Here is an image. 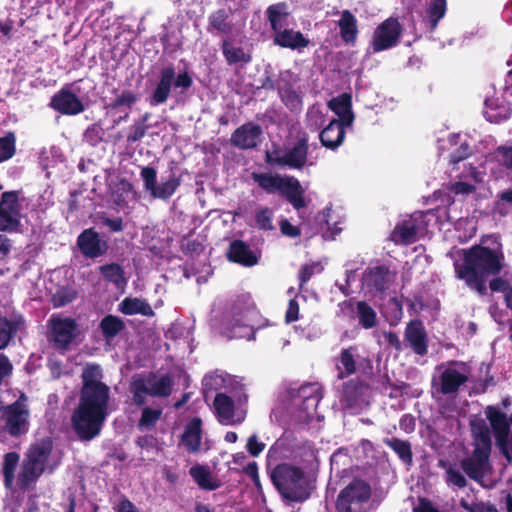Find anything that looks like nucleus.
Instances as JSON below:
<instances>
[{
  "instance_id": "e2e57ef3",
  "label": "nucleus",
  "mask_w": 512,
  "mask_h": 512,
  "mask_svg": "<svg viewBox=\"0 0 512 512\" xmlns=\"http://www.w3.org/2000/svg\"><path fill=\"white\" fill-rule=\"evenodd\" d=\"M13 365L9 358L0 353V384L12 374Z\"/></svg>"
},
{
  "instance_id": "423d86ee",
  "label": "nucleus",
  "mask_w": 512,
  "mask_h": 512,
  "mask_svg": "<svg viewBox=\"0 0 512 512\" xmlns=\"http://www.w3.org/2000/svg\"><path fill=\"white\" fill-rule=\"evenodd\" d=\"M266 16L272 30L273 43L282 48L301 51L310 45V40L300 31L289 27L290 14L285 3L270 5Z\"/></svg>"
},
{
  "instance_id": "58836bf2",
  "label": "nucleus",
  "mask_w": 512,
  "mask_h": 512,
  "mask_svg": "<svg viewBox=\"0 0 512 512\" xmlns=\"http://www.w3.org/2000/svg\"><path fill=\"white\" fill-rule=\"evenodd\" d=\"M383 443L391 448L405 464L412 463L413 455L408 441L393 437L385 438Z\"/></svg>"
},
{
  "instance_id": "774afa93",
  "label": "nucleus",
  "mask_w": 512,
  "mask_h": 512,
  "mask_svg": "<svg viewBox=\"0 0 512 512\" xmlns=\"http://www.w3.org/2000/svg\"><path fill=\"white\" fill-rule=\"evenodd\" d=\"M299 305L296 300L291 299L289 301L288 309L286 312V322L291 323L298 319Z\"/></svg>"
},
{
  "instance_id": "0eeeda50",
  "label": "nucleus",
  "mask_w": 512,
  "mask_h": 512,
  "mask_svg": "<svg viewBox=\"0 0 512 512\" xmlns=\"http://www.w3.org/2000/svg\"><path fill=\"white\" fill-rule=\"evenodd\" d=\"M256 316L257 311L251 298L242 296L225 312L222 321V333L229 339L247 337L252 332Z\"/></svg>"
},
{
  "instance_id": "79ce46f5",
  "label": "nucleus",
  "mask_w": 512,
  "mask_h": 512,
  "mask_svg": "<svg viewBox=\"0 0 512 512\" xmlns=\"http://www.w3.org/2000/svg\"><path fill=\"white\" fill-rule=\"evenodd\" d=\"M208 30H216L222 34H228L232 31V25L228 21V13L224 9H219L209 16Z\"/></svg>"
},
{
  "instance_id": "a211bd4d",
  "label": "nucleus",
  "mask_w": 512,
  "mask_h": 512,
  "mask_svg": "<svg viewBox=\"0 0 512 512\" xmlns=\"http://www.w3.org/2000/svg\"><path fill=\"white\" fill-rule=\"evenodd\" d=\"M21 212L18 192H4L0 200V231H16L20 226Z\"/></svg>"
},
{
  "instance_id": "09e8293b",
  "label": "nucleus",
  "mask_w": 512,
  "mask_h": 512,
  "mask_svg": "<svg viewBox=\"0 0 512 512\" xmlns=\"http://www.w3.org/2000/svg\"><path fill=\"white\" fill-rule=\"evenodd\" d=\"M427 13L431 27L434 29L446 13V0H431Z\"/></svg>"
},
{
  "instance_id": "4468645a",
  "label": "nucleus",
  "mask_w": 512,
  "mask_h": 512,
  "mask_svg": "<svg viewBox=\"0 0 512 512\" xmlns=\"http://www.w3.org/2000/svg\"><path fill=\"white\" fill-rule=\"evenodd\" d=\"M322 388L318 383L302 385L292 396L293 414L298 421L307 422L313 418L322 399Z\"/></svg>"
},
{
  "instance_id": "20e7f679",
  "label": "nucleus",
  "mask_w": 512,
  "mask_h": 512,
  "mask_svg": "<svg viewBox=\"0 0 512 512\" xmlns=\"http://www.w3.org/2000/svg\"><path fill=\"white\" fill-rule=\"evenodd\" d=\"M471 431L474 449L471 455L461 460L460 464L470 479L484 487V479L491 471V433L488 424L481 418L471 421Z\"/></svg>"
},
{
  "instance_id": "49530a36",
  "label": "nucleus",
  "mask_w": 512,
  "mask_h": 512,
  "mask_svg": "<svg viewBox=\"0 0 512 512\" xmlns=\"http://www.w3.org/2000/svg\"><path fill=\"white\" fill-rule=\"evenodd\" d=\"M102 369L98 364H87L82 373L83 386L105 385L101 382Z\"/></svg>"
},
{
  "instance_id": "2eb2a0df",
  "label": "nucleus",
  "mask_w": 512,
  "mask_h": 512,
  "mask_svg": "<svg viewBox=\"0 0 512 512\" xmlns=\"http://www.w3.org/2000/svg\"><path fill=\"white\" fill-rule=\"evenodd\" d=\"M48 340L59 350H67L79 334L75 319L52 315L47 321Z\"/></svg>"
},
{
  "instance_id": "7c9ffc66",
  "label": "nucleus",
  "mask_w": 512,
  "mask_h": 512,
  "mask_svg": "<svg viewBox=\"0 0 512 512\" xmlns=\"http://www.w3.org/2000/svg\"><path fill=\"white\" fill-rule=\"evenodd\" d=\"M344 138V126L336 119L331 120L319 134L321 144L331 150L338 148L343 143Z\"/></svg>"
},
{
  "instance_id": "f8f14e48",
  "label": "nucleus",
  "mask_w": 512,
  "mask_h": 512,
  "mask_svg": "<svg viewBox=\"0 0 512 512\" xmlns=\"http://www.w3.org/2000/svg\"><path fill=\"white\" fill-rule=\"evenodd\" d=\"M308 148V138L303 136L286 150L274 148L266 151V162L271 166L302 169L307 162Z\"/></svg>"
},
{
  "instance_id": "603ef678",
  "label": "nucleus",
  "mask_w": 512,
  "mask_h": 512,
  "mask_svg": "<svg viewBox=\"0 0 512 512\" xmlns=\"http://www.w3.org/2000/svg\"><path fill=\"white\" fill-rule=\"evenodd\" d=\"M162 415V409L145 407L139 420L140 428H152Z\"/></svg>"
},
{
  "instance_id": "de8ad7c7",
  "label": "nucleus",
  "mask_w": 512,
  "mask_h": 512,
  "mask_svg": "<svg viewBox=\"0 0 512 512\" xmlns=\"http://www.w3.org/2000/svg\"><path fill=\"white\" fill-rule=\"evenodd\" d=\"M325 115L320 106L313 105L306 114V125L312 131H317L325 123Z\"/></svg>"
},
{
  "instance_id": "e433bc0d",
  "label": "nucleus",
  "mask_w": 512,
  "mask_h": 512,
  "mask_svg": "<svg viewBox=\"0 0 512 512\" xmlns=\"http://www.w3.org/2000/svg\"><path fill=\"white\" fill-rule=\"evenodd\" d=\"M338 26L340 28V35L343 41L347 43L355 41L358 34L357 20L349 10L341 12V18L338 21Z\"/></svg>"
},
{
  "instance_id": "393cba45",
  "label": "nucleus",
  "mask_w": 512,
  "mask_h": 512,
  "mask_svg": "<svg viewBox=\"0 0 512 512\" xmlns=\"http://www.w3.org/2000/svg\"><path fill=\"white\" fill-rule=\"evenodd\" d=\"M262 128L253 122H248L237 128L231 135L230 142L239 149L255 148L260 142Z\"/></svg>"
},
{
  "instance_id": "5701e85b",
  "label": "nucleus",
  "mask_w": 512,
  "mask_h": 512,
  "mask_svg": "<svg viewBox=\"0 0 512 512\" xmlns=\"http://www.w3.org/2000/svg\"><path fill=\"white\" fill-rule=\"evenodd\" d=\"M81 253L87 258H97L108 250V242L102 239L98 232L89 228L84 230L77 239Z\"/></svg>"
},
{
  "instance_id": "c756f323",
  "label": "nucleus",
  "mask_w": 512,
  "mask_h": 512,
  "mask_svg": "<svg viewBox=\"0 0 512 512\" xmlns=\"http://www.w3.org/2000/svg\"><path fill=\"white\" fill-rule=\"evenodd\" d=\"M419 224L417 219L411 217L398 223L394 228L391 239L397 244H412L417 240Z\"/></svg>"
},
{
  "instance_id": "a18cd8bd",
  "label": "nucleus",
  "mask_w": 512,
  "mask_h": 512,
  "mask_svg": "<svg viewBox=\"0 0 512 512\" xmlns=\"http://www.w3.org/2000/svg\"><path fill=\"white\" fill-rule=\"evenodd\" d=\"M99 271L106 280L116 284L117 286L124 285L126 283L124 271L119 264L111 263L100 266Z\"/></svg>"
},
{
  "instance_id": "1a4fd4ad",
  "label": "nucleus",
  "mask_w": 512,
  "mask_h": 512,
  "mask_svg": "<svg viewBox=\"0 0 512 512\" xmlns=\"http://www.w3.org/2000/svg\"><path fill=\"white\" fill-rule=\"evenodd\" d=\"M469 376L470 368L464 362L441 363L436 367L432 387L442 395H454L468 382Z\"/></svg>"
},
{
  "instance_id": "a878e982",
  "label": "nucleus",
  "mask_w": 512,
  "mask_h": 512,
  "mask_svg": "<svg viewBox=\"0 0 512 512\" xmlns=\"http://www.w3.org/2000/svg\"><path fill=\"white\" fill-rule=\"evenodd\" d=\"M365 385L358 379H351L342 384L340 401L347 408L360 407L365 403Z\"/></svg>"
},
{
  "instance_id": "473e14b6",
  "label": "nucleus",
  "mask_w": 512,
  "mask_h": 512,
  "mask_svg": "<svg viewBox=\"0 0 512 512\" xmlns=\"http://www.w3.org/2000/svg\"><path fill=\"white\" fill-rule=\"evenodd\" d=\"M24 328V320L22 317L8 319L0 318V350L5 349L11 340L16 336L18 331Z\"/></svg>"
},
{
  "instance_id": "f3484780",
  "label": "nucleus",
  "mask_w": 512,
  "mask_h": 512,
  "mask_svg": "<svg viewBox=\"0 0 512 512\" xmlns=\"http://www.w3.org/2000/svg\"><path fill=\"white\" fill-rule=\"evenodd\" d=\"M486 414L490 422V426L494 432L496 443L500 449V452L508 462H511L512 434L509 435L510 426L506 415L493 407H489Z\"/></svg>"
},
{
  "instance_id": "864d4df0",
  "label": "nucleus",
  "mask_w": 512,
  "mask_h": 512,
  "mask_svg": "<svg viewBox=\"0 0 512 512\" xmlns=\"http://www.w3.org/2000/svg\"><path fill=\"white\" fill-rule=\"evenodd\" d=\"M273 210L268 207L261 208L256 212L255 221L258 228L262 230H273Z\"/></svg>"
},
{
  "instance_id": "0e129e2a",
  "label": "nucleus",
  "mask_w": 512,
  "mask_h": 512,
  "mask_svg": "<svg viewBox=\"0 0 512 512\" xmlns=\"http://www.w3.org/2000/svg\"><path fill=\"white\" fill-rule=\"evenodd\" d=\"M265 448V444L258 441L256 435H252L247 442V450L248 452L256 457L258 456Z\"/></svg>"
},
{
  "instance_id": "9d476101",
  "label": "nucleus",
  "mask_w": 512,
  "mask_h": 512,
  "mask_svg": "<svg viewBox=\"0 0 512 512\" xmlns=\"http://www.w3.org/2000/svg\"><path fill=\"white\" fill-rule=\"evenodd\" d=\"M173 380L169 375L150 373L147 376H135L130 384L134 404L142 406L147 396L168 397L172 392Z\"/></svg>"
},
{
  "instance_id": "cd10ccee",
  "label": "nucleus",
  "mask_w": 512,
  "mask_h": 512,
  "mask_svg": "<svg viewBox=\"0 0 512 512\" xmlns=\"http://www.w3.org/2000/svg\"><path fill=\"white\" fill-rule=\"evenodd\" d=\"M202 440V421L195 417L185 426L184 433L181 436V444L189 453H197L201 448Z\"/></svg>"
},
{
  "instance_id": "ea45409f",
  "label": "nucleus",
  "mask_w": 512,
  "mask_h": 512,
  "mask_svg": "<svg viewBox=\"0 0 512 512\" xmlns=\"http://www.w3.org/2000/svg\"><path fill=\"white\" fill-rule=\"evenodd\" d=\"M99 326L104 338L110 340L125 328V323L117 316L107 315L101 320Z\"/></svg>"
},
{
  "instance_id": "338daca9",
  "label": "nucleus",
  "mask_w": 512,
  "mask_h": 512,
  "mask_svg": "<svg viewBox=\"0 0 512 512\" xmlns=\"http://www.w3.org/2000/svg\"><path fill=\"white\" fill-rule=\"evenodd\" d=\"M280 230L285 236L294 238L300 235V230L292 225L287 219L280 222Z\"/></svg>"
},
{
  "instance_id": "ddd939ff",
  "label": "nucleus",
  "mask_w": 512,
  "mask_h": 512,
  "mask_svg": "<svg viewBox=\"0 0 512 512\" xmlns=\"http://www.w3.org/2000/svg\"><path fill=\"white\" fill-rule=\"evenodd\" d=\"M371 488L363 480H354L344 488L337 499L338 512H367Z\"/></svg>"
},
{
  "instance_id": "4c0bfd02",
  "label": "nucleus",
  "mask_w": 512,
  "mask_h": 512,
  "mask_svg": "<svg viewBox=\"0 0 512 512\" xmlns=\"http://www.w3.org/2000/svg\"><path fill=\"white\" fill-rule=\"evenodd\" d=\"M222 52L229 65L236 63L247 64L251 61V55L242 47L233 45L227 40L222 43Z\"/></svg>"
},
{
  "instance_id": "2f4dec72",
  "label": "nucleus",
  "mask_w": 512,
  "mask_h": 512,
  "mask_svg": "<svg viewBox=\"0 0 512 512\" xmlns=\"http://www.w3.org/2000/svg\"><path fill=\"white\" fill-rule=\"evenodd\" d=\"M393 280V274L386 266H375L367 269L364 281L366 285L376 291L386 290Z\"/></svg>"
},
{
  "instance_id": "bf43d9fd",
  "label": "nucleus",
  "mask_w": 512,
  "mask_h": 512,
  "mask_svg": "<svg viewBox=\"0 0 512 512\" xmlns=\"http://www.w3.org/2000/svg\"><path fill=\"white\" fill-rule=\"evenodd\" d=\"M141 178L144 182L145 189L150 192V194L155 189L157 182V172L154 168L145 166L141 169Z\"/></svg>"
},
{
  "instance_id": "c03bdc74",
  "label": "nucleus",
  "mask_w": 512,
  "mask_h": 512,
  "mask_svg": "<svg viewBox=\"0 0 512 512\" xmlns=\"http://www.w3.org/2000/svg\"><path fill=\"white\" fill-rule=\"evenodd\" d=\"M20 455L16 452H9L5 454L3 461V476L4 483L9 488L14 480L15 470L19 463Z\"/></svg>"
},
{
  "instance_id": "9b49d317",
  "label": "nucleus",
  "mask_w": 512,
  "mask_h": 512,
  "mask_svg": "<svg viewBox=\"0 0 512 512\" xmlns=\"http://www.w3.org/2000/svg\"><path fill=\"white\" fill-rule=\"evenodd\" d=\"M192 83V78L187 72L176 75L172 65L164 67L159 72V79L151 95L150 104L153 106L163 104L168 100L172 87L180 89L183 93L192 86Z\"/></svg>"
},
{
  "instance_id": "aec40b11",
  "label": "nucleus",
  "mask_w": 512,
  "mask_h": 512,
  "mask_svg": "<svg viewBox=\"0 0 512 512\" xmlns=\"http://www.w3.org/2000/svg\"><path fill=\"white\" fill-rule=\"evenodd\" d=\"M401 35V26L396 19L389 18L381 23L373 34L372 47L374 52L395 46Z\"/></svg>"
},
{
  "instance_id": "72a5a7b5",
  "label": "nucleus",
  "mask_w": 512,
  "mask_h": 512,
  "mask_svg": "<svg viewBox=\"0 0 512 512\" xmlns=\"http://www.w3.org/2000/svg\"><path fill=\"white\" fill-rule=\"evenodd\" d=\"M484 116L489 122H500L510 116L509 106L499 98L485 100Z\"/></svg>"
},
{
  "instance_id": "f704fd0d",
  "label": "nucleus",
  "mask_w": 512,
  "mask_h": 512,
  "mask_svg": "<svg viewBox=\"0 0 512 512\" xmlns=\"http://www.w3.org/2000/svg\"><path fill=\"white\" fill-rule=\"evenodd\" d=\"M119 310L126 315L140 314L146 317H153L155 315L151 305L146 300L140 298H125L119 304Z\"/></svg>"
},
{
  "instance_id": "39448f33",
  "label": "nucleus",
  "mask_w": 512,
  "mask_h": 512,
  "mask_svg": "<svg viewBox=\"0 0 512 512\" xmlns=\"http://www.w3.org/2000/svg\"><path fill=\"white\" fill-rule=\"evenodd\" d=\"M270 476L285 501L301 503L310 497V481L301 468L282 463L271 471Z\"/></svg>"
},
{
  "instance_id": "f03ea898",
  "label": "nucleus",
  "mask_w": 512,
  "mask_h": 512,
  "mask_svg": "<svg viewBox=\"0 0 512 512\" xmlns=\"http://www.w3.org/2000/svg\"><path fill=\"white\" fill-rule=\"evenodd\" d=\"M110 388L107 385L83 386L78 408L72 416L73 428L83 441L98 436L108 416Z\"/></svg>"
},
{
  "instance_id": "4be33fe9",
  "label": "nucleus",
  "mask_w": 512,
  "mask_h": 512,
  "mask_svg": "<svg viewBox=\"0 0 512 512\" xmlns=\"http://www.w3.org/2000/svg\"><path fill=\"white\" fill-rule=\"evenodd\" d=\"M49 106L63 115H77L85 110L79 97L66 87L53 95Z\"/></svg>"
},
{
  "instance_id": "c9c22d12",
  "label": "nucleus",
  "mask_w": 512,
  "mask_h": 512,
  "mask_svg": "<svg viewBox=\"0 0 512 512\" xmlns=\"http://www.w3.org/2000/svg\"><path fill=\"white\" fill-rule=\"evenodd\" d=\"M193 480L204 490H215L220 486L218 480L214 479L208 467L196 465L189 471Z\"/></svg>"
},
{
  "instance_id": "3c124183",
  "label": "nucleus",
  "mask_w": 512,
  "mask_h": 512,
  "mask_svg": "<svg viewBox=\"0 0 512 512\" xmlns=\"http://www.w3.org/2000/svg\"><path fill=\"white\" fill-rule=\"evenodd\" d=\"M76 298V292L67 287H62L52 296V304L55 308L66 306Z\"/></svg>"
},
{
  "instance_id": "a19ab883",
  "label": "nucleus",
  "mask_w": 512,
  "mask_h": 512,
  "mask_svg": "<svg viewBox=\"0 0 512 512\" xmlns=\"http://www.w3.org/2000/svg\"><path fill=\"white\" fill-rule=\"evenodd\" d=\"M180 185V180L174 174H171L165 181L157 184L151 196L166 200L170 198Z\"/></svg>"
},
{
  "instance_id": "5fc2aeb1",
  "label": "nucleus",
  "mask_w": 512,
  "mask_h": 512,
  "mask_svg": "<svg viewBox=\"0 0 512 512\" xmlns=\"http://www.w3.org/2000/svg\"><path fill=\"white\" fill-rule=\"evenodd\" d=\"M279 94L282 101L291 110H296L300 107L301 99L290 86L279 88Z\"/></svg>"
},
{
  "instance_id": "bb28decb",
  "label": "nucleus",
  "mask_w": 512,
  "mask_h": 512,
  "mask_svg": "<svg viewBox=\"0 0 512 512\" xmlns=\"http://www.w3.org/2000/svg\"><path fill=\"white\" fill-rule=\"evenodd\" d=\"M227 258L231 262L242 266L251 267L258 263V256L242 240H234L230 243Z\"/></svg>"
},
{
  "instance_id": "680f3d73",
  "label": "nucleus",
  "mask_w": 512,
  "mask_h": 512,
  "mask_svg": "<svg viewBox=\"0 0 512 512\" xmlns=\"http://www.w3.org/2000/svg\"><path fill=\"white\" fill-rule=\"evenodd\" d=\"M496 157L501 165L512 169V146H500L496 150Z\"/></svg>"
},
{
  "instance_id": "f257e3e1",
  "label": "nucleus",
  "mask_w": 512,
  "mask_h": 512,
  "mask_svg": "<svg viewBox=\"0 0 512 512\" xmlns=\"http://www.w3.org/2000/svg\"><path fill=\"white\" fill-rule=\"evenodd\" d=\"M458 254L461 255L462 262H454L456 277L483 295L486 292V278L499 274L503 268L502 251L475 245L469 249H460Z\"/></svg>"
},
{
  "instance_id": "052dcab7",
  "label": "nucleus",
  "mask_w": 512,
  "mask_h": 512,
  "mask_svg": "<svg viewBox=\"0 0 512 512\" xmlns=\"http://www.w3.org/2000/svg\"><path fill=\"white\" fill-rule=\"evenodd\" d=\"M137 101V96L131 91H124L119 96L115 98V100L110 104L112 109H117L122 106H126L127 108H131L133 104Z\"/></svg>"
},
{
  "instance_id": "6e6552de",
  "label": "nucleus",
  "mask_w": 512,
  "mask_h": 512,
  "mask_svg": "<svg viewBox=\"0 0 512 512\" xmlns=\"http://www.w3.org/2000/svg\"><path fill=\"white\" fill-rule=\"evenodd\" d=\"M252 177L258 186L267 193L279 192L295 209L305 207L304 191L296 178L269 173H254Z\"/></svg>"
},
{
  "instance_id": "8fccbe9b",
  "label": "nucleus",
  "mask_w": 512,
  "mask_h": 512,
  "mask_svg": "<svg viewBox=\"0 0 512 512\" xmlns=\"http://www.w3.org/2000/svg\"><path fill=\"white\" fill-rule=\"evenodd\" d=\"M445 481L448 486L456 488H464L467 485V480L463 473L453 465H448L445 469Z\"/></svg>"
},
{
  "instance_id": "7ed1b4c3",
  "label": "nucleus",
  "mask_w": 512,
  "mask_h": 512,
  "mask_svg": "<svg viewBox=\"0 0 512 512\" xmlns=\"http://www.w3.org/2000/svg\"><path fill=\"white\" fill-rule=\"evenodd\" d=\"M61 462L60 455L53 452L51 438L45 437L30 445L24 455L18 474L21 487L28 488L34 484L44 472L52 473Z\"/></svg>"
},
{
  "instance_id": "6e6d98bb",
  "label": "nucleus",
  "mask_w": 512,
  "mask_h": 512,
  "mask_svg": "<svg viewBox=\"0 0 512 512\" xmlns=\"http://www.w3.org/2000/svg\"><path fill=\"white\" fill-rule=\"evenodd\" d=\"M460 506L469 512H500L495 505L482 501L469 503L466 499L460 500Z\"/></svg>"
},
{
  "instance_id": "b1692460",
  "label": "nucleus",
  "mask_w": 512,
  "mask_h": 512,
  "mask_svg": "<svg viewBox=\"0 0 512 512\" xmlns=\"http://www.w3.org/2000/svg\"><path fill=\"white\" fill-rule=\"evenodd\" d=\"M404 341L412 351L424 356L428 352V336L422 321L418 319L411 320L404 331Z\"/></svg>"
},
{
  "instance_id": "dca6fc26",
  "label": "nucleus",
  "mask_w": 512,
  "mask_h": 512,
  "mask_svg": "<svg viewBox=\"0 0 512 512\" xmlns=\"http://www.w3.org/2000/svg\"><path fill=\"white\" fill-rule=\"evenodd\" d=\"M0 411V423L11 436L17 437L28 431L29 410L21 398L10 405L1 406Z\"/></svg>"
},
{
  "instance_id": "69168bd1",
  "label": "nucleus",
  "mask_w": 512,
  "mask_h": 512,
  "mask_svg": "<svg viewBox=\"0 0 512 512\" xmlns=\"http://www.w3.org/2000/svg\"><path fill=\"white\" fill-rule=\"evenodd\" d=\"M469 154V145L466 142H463L460 144V147L451 154V162L456 164L467 158Z\"/></svg>"
},
{
  "instance_id": "4d7b16f0",
  "label": "nucleus",
  "mask_w": 512,
  "mask_h": 512,
  "mask_svg": "<svg viewBox=\"0 0 512 512\" xmlns=\"http://www.w3.org/2000/svg\"><path fill=\"white\" fill-rule=\"evenodd\" d=\"M15 153V137L9 134L0 138V162L11 158Z\"/></svg>"
},
{
  "instance_id": "412c9836",
  "label": "nucleus",
  "mask_w": 512,
  "mask_h": 512,
  "mask_svg": "<svg viewBox=\"0 0 512 512\" xmlns=\"http://www.w3.org/2000/svg\"><path fill=\"white\" fill-rule=\"evenodd\" d=\"M214 409L218 421L223 425H234L244 421L246 412L243 409L235 408L234 402L224 393L216 395Z\"/></svg>"
},
{
  "instance_id": "37998d69",
  "label": "nucleus",
  "mask_w": 512,
  "mask_h": 512,
  "mask_svg": "<svg viewBox=\"0 0 512 512\" xmlns=\"http://www.w3.org/2000/svg\"><path fill=\"white\" fill-rule=\"evenodd\" d=\"M357 316L359 323L365 329H370L377 324V315L374 309L366 302L361 301L357 303Z\"/></svg>"
},
{
  "instance_id": "6ab92c4d",
  "label": "nucleus",
  "mask_w": 512,
  "mask_h": 512,
  "mask_svg": "<svg viewBox=\"0 0 512 512\" xmlns=\"http://www.w3.org/2000/svg\"><path fill=\"white\" fill-rule=\"evenodd\" d=\"M366 365L371 368V362L365 357H361L356 346H350L342 349L336 358L337 378L344 379L350 375L358 373Z\"/></svg>"
},
{
  "instance_id": "13d9d810",
  "label": "nucleus",
  "mask_w": 512,
  "mask_h": 512,
  "mask_svg": "<svg viewBox=\"0 0 512 512\" xmlns=\"http://www.w3.org/2000/svg\"><path fill=\"white\" fill-rule=\"evenodd\" d=\"M322 271L323 266L318 262L303 265L299 271L300 287L308 282L315 273H321Z\"/></svg>"
},
{
  "instance_id": "c85d7f7f",
  "label": "nucleus",
  "mask_w": 512,
  "mask_h": 512,
  "mask_svg": "<svg viewBox=\"0 0 512 512\" xmlns=\"http://www.w3.org/2000/svg\"><path fill=\"white\" fill-rule=\"evenodd\" d=\"M328 107L339 117L342 126L349 127L354 121L351 95L343 93L328 102Z\"/></svg>"
}]
</instances>
